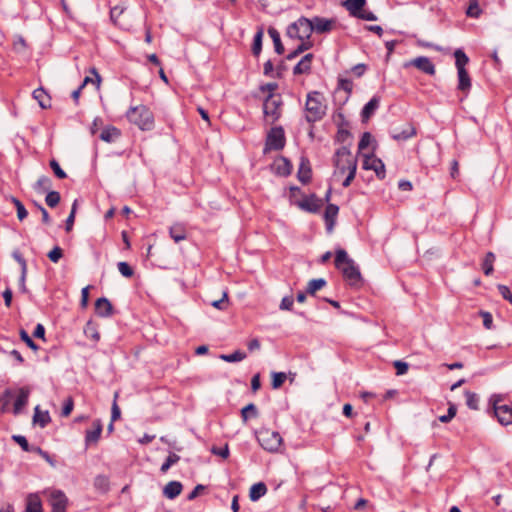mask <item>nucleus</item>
Returning a JSON list of instances; mask_svg holds the SVG:
<instances>
[{
	"instance_id": "nucleus-45",
	"label": "nucleus",
	"mask_w": 512,
	"mask_h": 512,
	"mask_svg": "<svg viewBox=\"0 0 512 512\" xmlns=\"http://www.w3.org/2000/svg\"><path fill=\"white\" fill-rule=\"evenodd\" d=\"M60 199L59 192L50 190L46 195L45 201L49 207L53 208L59 204Z\"/></svg>"
},
{
	"instance_id": "nucleus-9",
	"label": "nucleus",
	"mask_w": 512,
	"mask_h": 512,
	"mask_svg": "<svg viewBox=\"0 0 512 512\" xmlns=\"http://www.w3.org/2000/svg\"><path fill=\"white\" fill-rule=\"evenodd\" d=\"M363 168L365 170H373L379 179L385 178V165L379 158L374 156H365Z\"/></svg>"
},
{
	"instance_id": "nucleus-17",
	"label": "nucleus",
	"mask_w": 512,
	"mask_h": 512,
	"mask_svg": "<svg viewBox=\"0 0 512 512\" xmlns=\"http://www.w3.org/2000/svg\"><path fill=\"white\" fill-rule=\"evenodd\" d=\"M311 174H312V171H311L309 160L305 157H302L300 164H299L298 173H297L299 181L303 184L308 183L311 179Z\"/></svg>"
},
{
	"instance_id": "nucleus-20",
	"label": "nucleus",
	"mask_w": 512,
	"mask_h": 512,
	"mask_svg": "<svg viewBox=\"0 0 512 512\" xmlns=\"http://www.w3.org/2000/svg\"><path fill=\"white\" fill-rule=\"evenodd\" d=\"M313 59V54H306L294 67L293 73L294 75H300L310 72L311 62Z\"/></svg>"
},
{
	"instance_id": "nucleus-34",
	"label": "nucleus",
	"mask_w": 512,
	"mask_h": 512,
	"mask_svg": "<svg viewBox=\"0 0 512 512\" xmlns=\"http://www.w3.org/2000/svg\"><path fill=\"white\" fill-rule=\"evenodd\" d=\"M120 136V131L115 127H107L102 130L100 134V139L105 142H113L116 138Z\"/></svg>"
},
{
	"instance_id": "nucleus-23",
	"label": "nucleus",
	"mask_w": 512,
	"mask_h": 512,
	"mask_svg": "<svg viewBox=\"0 0 512 512\" xmlns=\"http://www.w3.org/2000/svg\"><path fill=\"white\" fill-rule=\"evenodd\" d=\"M170 237L176 242H180L186 239L187 233L186 228L183 224L176 223L169 229Z\"/></svg>"
},
{
	"instance_id": "nucleus-25",
	"label": "nucleus",
	"mask_w": 512,
	"mask_h": 512,
	"mask_svg": "<svg viewBox=\"0 0 512 512\" xmlns=\"http://www.w3.org/2000/svg\"><path fill=\"white\" fill-rule=\"evenodd\" d=\"M365 4L366 0H346L343 3L344 7L354 17H357V15L362 11Z\"/></svg>"
},
{
	"instance_id": "nucleus-64",
	"label": "nucleus",
	"mask_w": 512,
	"mask_h": 512,
	"mask_svg": "<svg viewBox=\"0 0 512 512\" xmlns=\"http://www.w3.org/2000/svg\"><path fill=\"white\" fill-rule=\"evenodd\" d=\"M73 406H74V403H73V399L71 397H69L65 403H64V406L62 408V416L63 417H67L70 415V413L72 412L73 410Z\"/></svg>"
},
{
	"instance_id": "nucleus-13",
	"label": "nucleus",
	"mask_w": 512,
	"mask_h": 512,
	"mask_svg": "<svg viewBox=\"0 0 512 512\" xmlns=\"http://www.w3.org/2000/svg\"><path fill=\"white\" fill-rule=\"evenodd\" d=\"M322 206V200L317 198L315 195L306 197L298 201V207L304 211L315 213Z\"/></svg>"
},
{
	"instance_id": "nucleus-6",
	"label": "nucleus",
	"mask_w": 512,
	"mask_h": 512,
	"mask_svg": "<svg viewBox=\"0 0 512 512\" xmlns=\"http://www.w3.org/2000/svg\"><path fill=\"white\" fill-rule=\"evenodd\" d=\"M257 440L264 450L271 453L278 452L283 441L278 432L265 428L257 432Z\"/></svg>"
},
{
	"instance_id": "nucleus-18",
	"label": "nucleus",
	"mask_w": 512,
	"mask_h": 512,
	"mask_svg": "<svg viewBox=\"0 0 512 512\" xmlns=\"http://www.w3.org/2000/svg\"><path fill=\"white\" fill-rule=\"evenodd\" d=\"M380 104V98L374 96L366 105L363 107L361 117L363 122H367L374 112L378 109Z\"/></svg>"
},
{
	"instance_id": "nucleus-59",
	"label": "nucleus",
	"mask_w": 512,
	"mask_h": 512,
	"mask_svg": "<svg viewBox=\"0 0 512 512\" xmlns=\"http://www.w3.org/2000/svg\"><path fill=\"white\" fill-rule=\"evenodd\" d=\"M63 256V250L59 246H55L49 253L48 258L53 263H57Z\"/></svg>"
},
{
	"instance_id": "nucleus-32",
	"label": "nucleus",
	"mask_w": 512,
	"mask_h": 512,
	"mask_svg": "<svg viewBox=\"0 0 512 512\" xmlns=\"http://www.w3.org/2000/svg\"><path fill=\"white\" fill-rule=\"evenodd\" d=\"M495 254L493 252H487L482 262V270L485 275L489 276L494 271Z\"/></svg>"
},
{
	"instance_id": "nucleus-53",
	"label": "nucleus",
	"mask_w": 512,
	"mask_h": 512,
	"mask_svg": "<svg viewBox=\"0 0 512 512\" xmlns=\"http://www.w3.org/2000/svg\"><path fill=\"white\" fill-rule=\"evenodd\" d=\"M118 270L119 272L124 276V277H132L133 274H134V271L133 269L131 268V266L127 263V262H119L118 263Z\"/></svg>"
},
{
	"instance_id": "nucleus-43",
	"label": "nucleus",
	"mask_w": 512,
	"mask_h": 512,
	"mask_svg": "<svg viewBox=\"0 0 512 512\" xmlns=\"http://www.w3.org/2000/svg\"><path fill=\"white\" fill-rule=\"evenodd\" d=\"M257 415H258L257 408L253 403L246 405L241 410V416H242V419L244 422H246L249 417H257Z\"/></svg>"
},
{
	"instance_id": "nucleus-58",
	"label": "nucleus",
	"mask_w": 512,
	"mask_h": 512,
	"mask_svg": "<svg viewBox=\"0 0 512 512\" xmlns=\"http://www.w3.org/2000/svg\"><path fill=\"white\" fill-rule=\"evenodd\" d=\"M117 398H118V393L116 392L114 394V401H113L112 409H111V421L112 422L118 420L120 418V415H121L120 408H119V406L117 404Z\"/></svg>"
},
{
	"instance_id": "nucleus-2",
	"label": "nucleus",
	"mask_w": 512,
	"mask_h": 512,
	"mask_svg": "<svg viewBox=\"0 0 512 512\" xmlns=\"http://www.w3.org/2000/svg\"><path fill=\"white\" fill-rule=\"evenodd\" d=\"M305 111V118L309 123H315L323 119L326 115L327 106L324 103V97L320 92L312 91L307 94Z\"/></svg>"
},
{
	"instance_id": "nucleus-50",
	"label": "nucleus",
	"mask_w": 512,
	"mask_h": 512,
	"mask_svg": "<svg viewBox=\"0 0 512 512\" xmlns=\"http://www.w3.org/2000/svg\"><path fill=\"white\" fill-rule=\"evenodd\" d=\"M211 305L219 310H226L228 307V293L224 291L222 294V298L219 300H214L211 302Z\"/></svg>"
},
{
	"instance_id": "nucleus-47",
	"label": "nucleus",
	"mask_w": 512,
	"mask_h": 512,
	"mask_svg": "<svg viewBox=\"0 0 512 512\" xmlns=\"http://www.w3.org/2000/svg\"><path fill=\"white\" fill-rule=\"evenodd\" d=\"M465 396H466V404H467V406L470 409L477 410L478 409V402H479V398H478L477 394H475L473 392H470V391H466L465 392Z\"/></svg>"
},
{
	"instance_id": "nucleus-19",
	"label": "nucleus",
	"mask_w": 512,
	"mask_h": 512,
	"mask_svg": "<svg viewBox=\"0 0 512 512\" xmlns=\"http://www.w3.org/2000/svg\"><path fill=\"white\" fill-rule=\"evenodd\" d=\"M183 486L179 481H170L163 488V494L168 499H174L182 492Z\"/></svg>"
},
{
	"instance_id": "nucleus-36",
	"label": "nucleus",
	"mask_w": 512,
	"mask_h": 512,
	"mask_svg": "<svg viewBox=\"0 0 512 512\" xmlns=\"http://www.w3.org/2000/svg\"><path fill=\"white\" fill-rule=\"evenodd\" d=\"M326 286V280L323 278L312 279L308 282L307 293L314 295L318 290Z\"/></svg>"
},
{
	"instance_id": "nucleus-21",
	"label": "nucleus",
	"mask_w": 512,
	"mask_h": 512,
	"mask_svg": "<svg viewBox=\"0 0 512 512\" xmlns=\"http://www.w3.org/2000/svg\"><path fill=\"white\" fill-rule=\"evenodd\" d=\"M338 212H339V207L337 205H334V204L327 205V207L325 209V213H324V218L326 221L328 231H331L333 229L335 219L338 215Z\"/></svg>"
},
{
	"instance_id": "nucleus-12",
	"label": "nucleus",
	"mask_w": 512,
	"mask_h": 512,
	"mask_svg": "<svg viewBox=\"0 0 512 512\" xmlns=\"http://www.w3.org/2000/svg\"><path fill=\"white\" fill-rule=\"evenodd\" d=\"M409 65L415 66L417 69L428 75H434L436 73L435 65L431 62L428 57L420 56L417 57L409 63ZM408 66V64H406Z\"/></svg>"
},
{
	"instance_id": "nucleus-24",
	"label": "nucleus",
	"mask_w": 512,
	"mask_h": 512,
	"mask_svg": "<svg viewBox=\"0 0 512 512\" xmlns=\"http://www.w3.org/2000/svg\"><path fill=\"white\" fill-rule=\"evenodd\" d=\"M33 98L39 103L43 109L51 106L50 96L46 93L43 88H37L33 91Z\"/></svg>"
},
{
	"instance_id": "nucleus-54",
	"label": "nucleus",
	"mask_w": 512,
	"mask_h": 512,
	"mask_svg": "<svg viewBox=\"0 0 512 512\" xmlns=\"http://www.w3.org/2000/svg\"><path fill=\"white\" fill-rule=\"evenodd\" d=\"M20 338L22 341H24L28 347H30L32 350L37 351L38 345L32 340V338L28 335V333L24 330H20Z\"/></svg>"
},
{
	"instance_id": "nucleus-52",
	"label": "nucleus",
	"mask_w": 512,
	"mask_h": 512,
	"mask_svg": "<svg viewBox=\"0 0 512 512\" xmlns=\"http://www.w3.org/2000/svg\"><path fill=\"white\" fill-rule=\"evenodd\" d=\"M49 164L57 178L64 179L67 177L65 171L60 167L59 163L55 159L50 160Z\"/></svg>"
},
{
	"instance_id": "nucleus-42",
	"label": "nucleus",
	"mask_w": 512,
	"mask_h": 512,
	"mask_svg": "<svg viewBox=\"0 0 512 512\" xmlns=\"http://www.w3.org/2000/svg\"><path fill=\"white\" fill-rule=\"evenodd\" d=\"M262 38H263V31L259 30L253 39V45H252V53L255 56H258L261 53L262 50Z\"/></svg>"
},
{
	"instance_id": "nucleus-14",
	"label": "nucleus",
	"mask_w": 512,
	"mask_h": 512,
	"mask_svg": "<svg viewBox=\"0 0 512 512\" xmlns=\"http://www.w3.org/2000/svg\"><path fill=\"white\" fill-rule=\"evenodd\" d=\"M311 20L313 25V32L320 34L331 31L334 24L333 20H329L318 16L312 18Z\"/></svg>"
},
{
	"instance_id": "nucleus-46",
	"label": "nucleus",
	"mask_w": 512,
	"mask_h": 512,
	"mask_svg": "<svg viewBox=\"0 0 512 512\" xmlns=\"http://www.w3.org/2000/svg\"><path fill=\"white\" fill-rule=\"evenodd\" d=\"M287 375L284 372H273L272 373V387L273 389L280 388L284 381L286 380Z\"/></svg>"
},
{
	"instance_id": "nucleus-8",
	"label": "nucleus",
	"mask_w": 512,
	"mask_h": 512,
	"mask_svg": "<svg viewBox=\"0 0 512 512\" xmlns=\"http://www.w3.org/2000/svg\"><path fill=\"white\" fill-rule=\"evenodd\" d=\"M285 146V134L281 126L273 127L266 138V150H281Z\"/></svg>"
},
{
	"instance_id": "nucleus-16",
	"label": "nucleus",
	"mask_w": 512,
	"mask_h": 512,
	"mask_svg": "<svg viewBox=\"0 0 512 512\" xmlns=\"http://www.w3.org/2000/svg\"><path fill=\"white\" fill-rule=\"evenodd\" d=\"M102 432V423L99 419L93 422V429L86 431L85 443L86 446L97 443Z\"/></svg>"
},
{
	"instance_id": "nucleus-49",
	"label": "nucleus",
	"mask_w": 512,
	"mask_h": 512,
	"mask_svg": "<svg viewBox=\"0 0 512 512\" xmlns=\"http://www.w3.org/2000/svg\"><path fill=\"white\" fill-rule=\"evenodd\" d=\"M466 14L469 17L478 18L481 14V9L479 7V4L477 0H471L470 4L468 6V9L466 11Z\"/></svg>"
},
{
	"instance_id": "nucleus-63",
	"label": "nucleus",
	"mask_w": 512,
	"mask_h": 512,
	"mask_svg": "<svg viewBox=\"0 0 512 512\" xmlns=\"http://www.w3.org/2000/svg\"><path fill=\"white\" fill-rule=\"evenodd\" d=\"M480 315L483 318L484 327L489 330L492 329V326H493L492 315L489 312H485V311H481Z\"/></svg>"
},
{
	"instance_id": "nucleus-40",
	"label": "nucleus",
	"mask_w": 512,
	"mask_h": 512,
	"mask_svg": "<svg viewBox=\"0 0 512 512\" xmlns=\"http://www.w3.org/2000/svg\"><path fill=\"white\" fill-rule=\"evenodd\" d=\"M84 334L86 337L93 339L94 341H98L100 339V334L97 330V327L91 321L87 322L84 328Z\"/></svg>"
},
{
	"instance_id": "nucleus-61",
	"label": "nucleus",
	"mask_w": 512,
	"mask_h": 512,
	"mask_svg": "<svg viewBox=\"0 0 512 512\" xmlns=\"http://www.w3.org/2000/svg\"><path fill=\"white\" fill-rule=\"evenodd\" d=\"M497 288H498V291L501 294V296L505 300L509 301L512 304V293H511L510 289L506 285H503V284H499L497 286Z\"/></svg>"
},
{
	"instance_id": "nucleus-26",
	"label": "nucleus",
	"mask_w": 512,
	"mask_h": 512,
	"mask_svg": "<svg viewBox=\"0 0 512 512\" xmlns=\"http://www.w3.org/2000/svg\"><path fill=\"white\" fill-rule=\"evenodd\" d=\"M267 493V487L265 483L258 482L256 484H253L249 491V497L250 500L255 502L259 500L261 497H263Z\"/></svg>"
},
{
	"instance_id": "nucleus-51",
	"label": "nucleus",
	"mask_w": 512,
	"mask_h": 512,
	"mask_svg": "<svg viewBox=\"0 0 512 512\" xmlns=\"http://www.w3.org/2000/svg\"><path fill=\"white\" fill-rule=\"evenodd\" d=\"M12 439L26 452H32L34 446H30L27 439L22 435H13Z\"/></svg>"
},
{
	"instance_id": "nucleus-3",
	"label": "nucleus",
	"mask_w": 512,
	"mask_h": 512,
	"mask_svg": "<svg viewBox=\"0 0 512 512\" xmlns=\"http://www.w3.org/2000/svg\"><path fill=\"white\" fill-rule=\"evenodd\" d=\"M126 117L130 123L135 124L143 131H149L154 126L153 113L145 105L130 107Z\"/></svg>"
},
{
	"instance_id": "nucleus-11",
	"label": "nucleus",
	"mask_w": 512,
	"mask_h": 512,
	"mask_svg": "<svg viewBox=\"0 0 512 512\" xmlns=\"http://www.w3.org/2000/svg\"><path fill=\"white\" fill-rule=\"evenodd\" d=\"M67 497L62 491L56 490L51 493L50 503L53 512H66Z\"/></svg>"
},
{
	"instance_id": "nucleus-31",
	"label": "nucleus",
	"mask_w": 512,
	"mask_h": 512,
	"mask_svg": "<svg viewBox=\"0 0 512 512\" xmlns=\"http://www.w3.org/2000/svg\"><path fill=\"white\" fill-rule=\"evenodd\" d=\"M52 187V181L47 176H41L34 184L33 188L38 193L48 192Z\"/></svg>"
},
{
	"instance_id": "nucleus-56",
	"label": "nucleus",
	"mask_w": 512,
	"mask_h": 512,
	"mask_svg": "<svg viewBox=\"0 0 512 512\" xmlns=\"http://www.w3.org/2000/svg\"><path fill=\"white\" fill-rule=\"evenodd\" d=\"M13 47L16 52H23L27 47L25 39L21 35L15 36Z\"/></svg>"
},
{
	"instance_id": "nucleus-5",
	"label": "nucleus",
	"mask_w": 512,
	"mask_h": 512,
	"mask_svg": "<svg viewBox=\"0 0 512 512\" xmlns=\"http://www.w3.org/2000/svg\"><path fill=\"white\" fill-rule=\"evenodd\" d=\"M312 33V20L306 17H300L296 22L290 24L287 29V35L290 38H296L301 41H308Z\"/></svg>"
},
{
	"instance_id": "nucleus-1",
	"label": "nucleus",
	"mask_w": 512,
	"mask_h": 512,
	"mask_svg": "<svg viewBox=\"0 0 512 512\" xmlns=\"http://www.w3.org/2000/svg\"><path fill=\"white\" fill-rule=\"evenodd\" d=\"M335 266L342 272L344 279L350 286H359L361 284L362 276L359 268L342 248L335 251Z\"/></svg>"
},
{
	"instance_id": "nucleus-44",
	"label": "nucleus",
	"mask_w": 512,
	"mask_h": 512,
	"mask_svg": "<svg viewBox=\"0 0 512 512\" xmlns=\"http://www.w3.org/2000/svg\"><path fill=\"white\" fill-rule=\"evenodd\" d=\"M180 460V457L175 453H170L166 458L165 462L161 465L160 471L166 473L170 467L176 464Z\"/></svg>"
},
{
	"instance_id": "nucleus-55",
	"label": "nucleus",
	"mask_w": 512,
	"mask_h": 512,
	"mask_svg": "<svg viewBox=\"0 0 512 512\" xmlns=\"http://www.w3.org/2000/svg\"><path fill=\"white\" fill-rule=\"evenodd\" d=\"M457 408L454 404H450L447 414L439 417V421L442 423L450 422L456 415Z\"/></svg>"
},
{
	"instance_id": "nucleus-7",
	"label": "nucleus",
	"mask_w": 512,
	"mask_h": 512,
	"mask_svg": "<svg viewBox=\"0 0 512 512\" xmlns=\"http://www.w3.org/2000/svg\"><path fill=\"white\" fill-rule=\"evenodd\" d=\"M282 99L280 95L269 94L263 104V112L270 117L272 122L277 121L281 116Z\"/></svg>"
},
{
	"instance_id": "nucleus-33",
	"label": "nucleus",
	"mask_w": 512,
	"mask_h": 512,
	"mask_svg": "<svg viewBox=\"0 0 512 512\" xmlns=\"http://www.w3.org/2000/svg\"><path fill=\"white\" fill-rule=\"evenodd\" d=\"M26 512H42L41 501L37 495L28 496Z\"/></svg>"
},
{
	"instance_id": "nucleus-29",
	"label": "nucleus",
	"mask_w": 512,
	"mask_h": 512,
	"mask_svg": "<svg viewBox=\"0 0 512 512\" xmlns=\"http://www.w3.org/2000/svg\"><path fill=\"white\" fill-rule=\"evenodd\" d=\"M276 172L281 176H288L292 171V165L286 158L279 159L276 163Z\"/></svg>"
},
{
	"instance_id": "nucleus-37",
	"label": "nucleus",
	"mask_w": 512,
	"mask_h": 512,
	"mask_svg": "<svg viewBox=\"0 0 512 512\" xmlns=\"http://www.w3.org/2000/svg\"><path fill=\"white\" fill-rule=\"evenodd\" d=\"M219 358L225 362H238L244 360L246 358V354L237 350L232 354H221Z\"/></svg>"
},
{
	"instance_id": "nucleus-35",
	"label": "nucleus",
	"mask_w": 512,
	"mask_h": 512,
	"mask_svg": "<svg viewBox=\"0 0 512 512\" xmlns=\"http://www.w3.org/2000/svg\"><path fill=\"white\" fill-rule=\"evenodd\" d=\"M454 56H455V65H456L457 71L466 70L465 66L469 62V58L464 53V51L461 49H457L454 52Z\"/></svg>"
},
{
	"instance_id": "nucleus-30",
	"label": "nucleus",
	"mask_w": 512,
	"mask_h": 512,
	"mask_svg": "<svg viewBox=\"0 0 512 512\" xmlns=\"http://www.w3.org/2000/svg\"><path fill=\"white\" fill-rule=\"evenodd\" d=\"M268 34H269V36L271 37V39H272V41L274 43L275 52L277 54H283L284 53V46H283V44L281 42V38H280L279 32L275 28L270 27L268 29Z\"/></svg>"
},
{
	"instance_id": "nucleus-57",
	"label": "nucleus",
	"mask_w": 512,
	"mask_h": 512,
	"mask_svg": "<svg viewBox=\"0 0 512 512\" xmlns=\"http://www.w3.org/2000/svg\"><path fill=\"white\" fill-rule=\"evenodd\" d=\"M338 89L344 90L345 92L350 94L353 89V82L350 79L339 78Z\"/></svg>"
},
{
	"instance_id": "nucleus-27",
	"label": "nucleus",
	"mask_w": 512,
	"mask_h": 512,
	"mask_svg": "<svg viewBox=\"0 0 512 512\" xmlns=\"http://www.w3.org/2000/svg\"><path fill=\"white\" fill-rule=\"evenodd\" d=\"M458 72V90L467 94L471 88V79L467 70H461Z\"/></svg>"
},
{
	"instance_id": "nucleus-41",
	"label": "nucleus",
	"mask_w": 512,
	"mask_h": 512,
	"mask_svg": "<svg viewBox=\"0 0 512 512\" xmlns=\"http://www.w3.org/2000/svg\"><path fill=\"white\" fill-rule=\"evenodd\" d=\"M94 487L101 492L108 491L109 479L104 475H98L94 480Z\"/></svg>"
},
{
	"instance_id": "nucleus-22",
	"label": "nucleus",
	"mask_w": 512,
	"mask_h": 512,
	"mask_svg": "<svg viewBox=\"0 0 512 512\" xmlns=\"http://www.w3.org/2000/svg\"><path fill=\"white\" fill-rule=\"evenodd\" d=\"M29 393H30V391L27 388H21L19 390V394L14 403V409H13L14 414H16V415L19 414L21 412V410L23 409V407L27 405Z\"/></svg>"
},
{
	"instance_id": "nucleus-62",
	"label": "nucleus",
	"mask_w": 512,
	"mask_h": 512,
	"mask_svg": "<svg viewBox=\"0 0 512 512\" xmlns=\"http://www.w3.org/2000/svg\"><path fill=\"white\" fill-rule=\"evenodd\" d=\"M393 365L396 369L397 375H404L408 371V368H409V366L406 362H403L400 360L394 361Z\"/></svg>"
},
{
	"instance_id": "nucleus-15",
	"label": "nucleus",
	"mask_w": 512,
	"mask_h": 512,
	"mask_svg": "<svg viewBox=\"0 0 512 512\" xmlns=\"http://www.w3.org/2000/svg\"><path fill=\"white\" fill-rule=\"evenodd\" d=\"M95 311L100 317H109L113 314V307L107 298L102 297L96 300Z\"/></svg>"
},
{
	"instance_id": "nucleus-60",
	"label": "nucleus",
	"mask_w": 512,
	"mask_h": 512,
	"mask_svg": "<svg viewBox=\"0 0 512 512\" xmlns=\"http://www.w3.org/2000/svg\"><path fill=\"white\" fill-rule=\"evenodd\" d=\"M371 139H372L371 134L369 132H364L362 134V137H361L359 143H358V150L362 151V150L366 149L369 146Z\"/></svg>"
},
{
	"instance_id": "nucleus-28",
	"label": "nucleus",
	"mask_w": 512,
	"mask_h": 512,
	"mask_svg": "<svg viewBox=\"0 0 512 512\" xmlns=\"http://www.w3.org/2000/svg\"><path fill=\"white\" fill-rule=\"evenodd\" d=\"M50 421L51 418L48 411L42 412L39 406H36L34 409L33 423L38 424L40 427L44 428Z\"/></svg>"
},
{
	"instance_id": "nucleus-4",
	"label": "nucleus",
	"mask_w": 512,
	"mask_h": 512,
	"mask_svg": "<svg viewBox=\"0 0 512 512\" xmlns=\"http://www.w3.org/2000/svg\"><path fill=\"white\" fill-rule=\"evenodd\" d=\"M334 166H335V175H343L344 173H348L351 170L356 171L357 169V159L352 155L350 150L342 146L340 147L334 155Z\"/></svg>"
},
{
	"instance_id": "nucleus-38",
	"label": "nucleus",
	"mask_w": 512,
	"mask_h": 512,
	"mask_svg": "<svg viewBox=\"0 0 512 512\" xmlns=\"http://www.w3.org/2000/svg\"><path fill=\"white\" fill-rule=\"evenodd\" d=\"M312 45L313 44L310 41H302V43L294 51H292L286 56V59L293 60L304 51L309 50L312 47Z\"/></svg>"
},
{
	"instance_id": "nucleus-48",
	"label": "nucleus",
	"mask_w": 512,
	"mask_h": 512,
	"mask_svg": "<svg viewBox=\"0 0 512 512\" xmlns=\"http://www.w3.org/2000/svg\"><path fill=\"white\" fill-rule=\"evenodd\" d=\"M416 131L413 127L409 126L408 128L402 130L401 132L393 134V138L395 140H407L410 137L414 136Z\"/></svg>"
},
{
	"instance_id": "nucleus-10",
	"label": "nucleus",
	"mask_w": 512,
	"mask_h": 512,
	"mask_svg": "<svg viewBox=\"0 0 512 512\" xmlns=\"http://www.w3.org/2000/svg\"><path fill=\"white\" fill-rule=\"evenodd\" d=\"M494 414L502 425L512 424V408L508 405H500L497 401L493 403Z\"/></svg>"
},
{
	"instance_id": "nucleus-39",
	"label": "nucleus",
	"mask_w": 512,
	"mask_h": 512,
	"mask_svg": "<svg viewBox=\"0 0 512 512\" xmlns=\"http://www.w3.org/2000/svg\"><path fill=\"white\" fill-rule=\"evenodd\" d=\"M11 202L15 205L16 207V210H17V218L19 219V221H23L27 215H28V212L25 208V206L23 205V203L16 197H11Z\"/></svg>"
}]
</instances>
